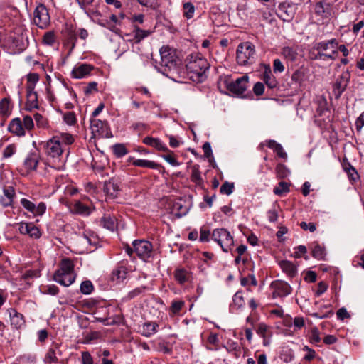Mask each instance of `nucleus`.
Segmentation results:
<instances>
[{
    "label": "nucleus",
    "instance_id": "nucleus-1",
    "mask_svg": "<svg viewBox=\"0 0 364 364\" xmlns=\"http://www.w3.org/2000/svg\"><path fill=\"white\" fill-rule=\"evenodd\" d=\"M187 60L186 68L190 80L197 83L203 82L210 68L208 60L199 53L188 55Z\"/></svg>",
    "mask_w": 364,
    "mask_h": 364
},
{
    "label": "nucleus",
    "instance_id": "nucleus-2",
    "mask_svg": "<svg viewBox=\"0 0 364 364\" xmlns=\"http://www.w3.org/2000/svg\"><path fill=\"white\" fill-rule=\"evenodd\" d=\"M53 279L65 287H68L75 282L74 264L70 259H62L59 269L54 273Z\"/></svg>",
    "mask_w": 364,
    "mask_h": 364
},
{
    "label": "nucleus",
    "instance_id": "nucleus-3",
    "mask_svg": "<svg viewBox=\"0 0 364 364\" xmlns=\"http://www.w3.org/2000/svg\"><path fill=\"white\" fill-rule=\"evenodd\" d=\"M236 59L240 65L252 64L255 60V46L249 41L240 43L237 48Z\"/></svg>",
    "mask_w": 364,
    "mask_h": 364
},
{
    "label": "nucleus",
    "instance_id": "nucleus-4",
    "mask_svg": "<svg viewBox=\"0 0 364 364\" xmlns=\"http://www.w3.org/2000/svg\"><path fill=\"white\" fill-rule=\"evenodd\" d=\"M212 239L215 241L222 250L228 252L231 250L234 245V240L232 236L230 235L225 228L215 229L211 235Z\"/></svg>",
    "mask_w": 364,
    "mask_h": 364
},
{
    "label": "nucleus",
    "instance_id": "nucleus-5",
    "mask_svg": "<svg viewBox=\"0 0 364 364\" xmlns=\"http://www.w3.org/2000/svg\"><path fill=\"white\" fill-rule=\"evenodd\" d=\"M338 43L336 39L322 41L317 45L316 50L319 58L323 60L333 59L337 55Z\"/></svg>",
    "mask_w": 364,
    "mask_h": 364
},
{
    "label": "nucleus",
    "instance_id": "nucleus-6",
    "mask_svg": "<svg viewBox=\"0 0 364 364\" xmlns=\"http://www.w3.org/2000/svg\"><path fill=\"white\" fill-rule=\"evenodd\" d=\"M161 65L168 68L170 70H176L178 60L176 51L169 46H163L160 49Z\"/></svg>",
    "mask_w": 364,
    "mask_h": 364
},
{
    "label": "nucleus",
    "instance_id": "nucleus-7",
    "mask_svg": "<svg viewBox=\"0 0 364 364\" xmlns=\"http://www.w3.org/2000/svg\"><path fill=\"white\" fill-rule=\"evenodd\" d=\"M47 156L53 159H60L65 151L64 146L60 144L58 138L53 136L44 145Z\"/></svg>",
    "mask_w": 364,
    "mask_h": 364
},
{
    "label": "nucleus",
    "instance_id": "nucleus-8",
    "mask_svg": "<svg viewBox=\"0 0 364 364\" xmlns=\"http://www.w3.org/2000/svg\"><path fill=\"white\" fill-rule=\"evenodd\" d=\"M134 252L141 259L146 261L152 254V244L146 240H134L132 242Z\"/></svg>",
    "mask_w": 364,
    "mask_h": 364
},
{
    "label": "nucleus",
    "instance_id": "nucleus-9",
    "mask_svg": "<svg viewBox=\"0 0 364 364\" xmlns=\"http://www.w3.org/2000/svg\"><path fill=\"white\" fill-rule=\"evenodd\" d=\"M350 79V73L346 70L336 79L333 85V93L336 99L340 98L342 93L346 90Z\"/></svg>",
    "mask_w": 364,
    "mask_h": 364
},
{
    "label": "nucleus",
    "instance_id": "nucleus-10",
    "mask_svg": "<svg viewBox=\"0 0 364 364\" xmlns=\"http://www.w3.org/2000/svg\"><path fill=\"white\" fill-rule=\"evenodd\" d=\"M33 21L40 28H45L50 23L48 11L43 4H40L36 8Z\"/></svg>",
    "mask_w": 364,
    "mask_h": 364
},
{
    "label": "nucleus",
    "instance_id": "nucleus-11",
    "mask_svg": "<svg viewBox=\"0 0 364 364\" xmlns=\"http://www.w3.org/2000/svg\"><path fill=\"white\" fill-rule=\"evenodd\" d=\"M90 129L93 135L100 137H109V127L106 122L100 119H91Z\"/></svg>",
    "mask_w": 364,
    "mask_h": 364
},
{
    "label": "nucleus",
    "instance_id": "nucleus-12",
    "mask_svg": "<svg viewBox=\"0 0 364 364\" xmlns=\"http://www.w3.org/2000/svg\"><path fill=\"white\" fill-rule=\"evenodd\" d=\"M248 83V77L247 75L237 78L235 81L227 83L228 90L235 95H242L247 89Z\"/></svg>",
    "mask_w": 364,
    "mask_h": 364
},
{
    "label": "nucleus",
    "instance_id": "nucleus-13",
    "mask_svg": "<svg viewBox=\"0 0 364 364\" xmlns=\"http://www.w3.org/2000/svg\"><path fill=\"white\" fill-rule=\"evenodd\" d=\"M39 159L40 156L36 151L29 153L24 159L22 174H28L36 170Z\"/></svg>",
    "mask_w": 364,
    "mask_h": 364
},
{
    "label": "nucleus",
    "instance_id": "nucleus-14",
    "mask_svg": "<svg viewBox=\"0 0 364 364\" xmlns=\"http://www.w3.org/2000/svg\"><path fill=\"white\" fill-rule=\"evenodd\" d=\"M271 287L274 289L272 293L273 298L286 296L291 291V287L289 284L283 281L273 282Z\"/></svg>",
    "mask_w": 364,
    "mask_h": 364
},
{
    "label": "nucleus",
    "instance_id": "nucleus-15",
    "mask_svg": "<svg viewBox=\"0 0 364 364\" xmlns=\"http://www.w3.org/2000/svg\"><path fill=\"white\" fill-rule=\"evenodd\" d=\"M94 70V66L90 64L82 63L76 65L72 72L71 76L73 78L82 79L90 75L91 71Z\"/></svg>",
    "mask_w": 364,
    "mask_h": 364
},
{
    "label": "nucleus",
    "instance_id": "nucleus-16",
    "mask_svg": "<svg viewBox=\"0 0 364 364\" xmlns=\"http://www.w3.org/2000/svg\"><path fill=\"white\" fill-rule=\"evenodd\" d=\"M15 196V190L12 186H6L3 189V195L0 196V203L4 207L12 205Z\"/></svg>",
    "mask_w": 364,
    "mask_h": 364
},
{
    "label": "nucleus",
    "instance_id": "nucleus-17",
    "mask_svg": "<svg viewBox=\"0 0 364 364\" xmlns=\"http://www.w3.org/2000/svg\"><path fill=\"white\" fill-rule=\"evenodd\" d=\"M27 90V101L26 107L28 109H38V95L37 92L33 90L32 87H26Z\"/></svg>",
    "mask_w": 364,
    "mask_h": 364
},
{
    "label": "nucleus",
    "instance_id": "nucleus-18",
    "mask_svg": "<svg viewBox=\"0 0 364 364\" xmlns=\"http://www.w3.org/2000/svg\"><path fill=\"white\" fill-rule=\"evenodd\" d=\"M9 130L10 132L19 136L25 135L24 128L19 118H15L11 120L9 125Z\"/></svg>",
    "mask_w": 364,
    "mask_h": 364
},
{
    "label": "nucleus",
    "instance_id": "nucleus-19",
    "mask_svg": "<svg viewBox=\"0 0 364 364\" xmlns=\"http://www.w3.org/2000/svg\"><path fill=\"white\" fill-rule=\"evenodd\" d=\"M60 344L53 343V345L48 350L45 356L46 363H57L58 359L57 358V353L60 354Z\"/></svg>",
    "mask_w": 364,
    "mask_h": 364
},
{
    "label": "nucleus",
    "instance_id": "nucleus-20",
    "mask_svg": "<svg viewBox=\"0 0 364 364\" xmlns=\"http://www.w3.org/2000/svg\"><path fill=\"white\" fill-rule=\"evenodd\" d=\"M279 265L282 271L290 277H294L297 274V268L294 264L288 260H282Z\"/></svg>",
    "mask_w": 364,
    "mask_h": 364
},
{
    "label": "nucleus",
    "instance_id": "nucleus-21",
    "mask_svg": "<svg viewBox=\"0 0 364 364\" xmlns=\"http://www.w3.org/2000/svg\"><path fill=\"white\" fill-rule=\"evenodd\" d=\"M128 161H132L135 166L149 168L151 169H157L159 165L153 161L146 159H134L133 157H129Z\"/></svg>",
    "mask_w": 364,
    "mask_h": 364
},
{
    "label": "nucleus",
    "instance_id": "nucleus-22",
    "mask_svg": "<svg viewBox=\"0 0 364 364\" xmlns=\"http://www.w3.org/2000/svg\"><path fill=\"white\" fill-rule=\"evenodd\" d=\"M11 317V324L16 328H20L24 325L23 316L21 314L17 312L14 309H9Z\"/></svg>",
    "mask_w": 364,
    "mask_h": 364
},
{
    "label": "nucleus",
    "instance_id": "nucleus-23",
    "mask_svg": "<svg viewBox=\"0 0 364 364\" xmlns=\"http://www.w3.org/2000/svg\"><path fill=\"white\" fill-rule=\"evenodd\" d=\"M143 143L145 144L150 146L151 147L155 148L159 151H168L167 147L164 144H163L161 140L158 138H154L151 136H146L143 139Z\"/></svg>",
    "mask_w": 364,
    "mask_h": 364
},
{
    "label": "nucleus",
    "instance_id": "nucleus-24",
    "mask_svg": "<svg viewBox=\"0 0 364 364\" xmlns=\"http://www.w3.org/2000/svg\"><path fill=\"white\" fill-rule=\"evenodd\" d=\"M159 328V325L156 322H145L142 325L141 333L145 337H150L155 334Z\"/></svg>",
    "mask_w": 364,
    "mask_h": 364
},
{
    "label": "nucleus",
    "instance_id": "nucleus-25",
    "mask_svg": "<svg viewBox=\"0 0 364 364\" xmlns=\"http://www.w3.org/2000/svg\"><path fill=\"white\" fill-rule=\"evenodd\" d=\"M119 191V185L114 181L109 180L104 184V191L108 196L114 198L117 196V193Z\"/></svg>",
    "mask_w": 364,
    "mask_h": 364
},
{
    "label": "nucleus",
    "instance_id": "nucleus-26",
    "mask_svg": "<svg viewBox=\"0 0 364 364\" xmlns=\"http://www.w3.org/2000/svg\"><path fill=\"white\" fill-rule=\"evenodd\" d=\"M103 227L109 230L114 231L117 228V220L110 215H105L100 220Z\"/></svg>",
    "mask_w": 364,
    "mask_h": 364
},
{
    "label": "nucleus",
    "instance_id": "nucleus-27",
    "mask_svg": "<svg viewBox=\"0 0 364 364\" xmlns=\"http://www.w3.org/2000/svg\"><path fill=\"white\" fill-rule=\"evenodd\" d=\"M191 179L196 186H200L203 183V180L200 175V166L198 164H195L191 167Z\"/></svg>",
    "mask_w": 364,
    "mask_h": 364
},
{
    "label": "nucleus",
    "instance_id": "nucleus-28",
    "mask_svg": "<svg viewBox=\"0 0 364 364\" xmlns=\"http://www.w3.org/2000/svg\"><path fill=\"white\" fill-rule=\"evenodd\" d=\"M54 136L58 138L60 144L63 145L65 151H66L68 146L74 141V138L70 134L64 133Z\"/></svg>",
    "mask_w": 364,
    "mask_h": 364
},
{
    "label": "nucleus",
    "instance_id": "nucleus-29",
    "mask_svg": "<svg viewBox=\"0 0 364 364\" xmlns=\"http://www.w3.org/2000/svg\"><path fill=\"white\" fill-rule=\"evenodd\" d=\"M312 256L319 260L324 259L326 257V252L324 247H321L319 244L315 242L312 247Z\"/></svg>",
    "mask_w": 364,
    "mask_h": 364
},
{
    "label": "nucleus",
    "instance_id": "nucleus-30",
    "mask_svg": "<svg viewBox=\"0 0 364 364\" xmlns=\"http://www.w3.org/2000/svg\"><path fill=\"white\" fill-rule=\"evenodd\" d=\"M185 306V302L181 300L173 301L169 309V315L174 316L180 313L183 307Z\"/></svg>",
    "mask_w": 364,
    "mask_h": 364
},
{
    "label": "nucleus",
    "instance_id": "nucleus-31",
    "mask_svg": "<svg viewBox=\"0 0 364 364\" xmlns=\"http://www.w3.org/2000/svg\"><path fill=\"white\" fill-rule=\"evenodd\" d=\"M73 212L77 214L88 215L90 213V208L80 201H77L73 208Z\"/></svg>",
    "mask_w": 364,
    "mask_h": 364
},
{
    "label": "nucleus",
    "instance_id": "nucleus-32",
    "mask_svg": "<svg viewBox=\"0 0 364 364\" xmlns=\"http://www.w3.org/2000/svg\"><path fill=\"white\" fill-rule=\"evenodd\" d=\"M11 106L10 100L8 98H4L0 102V113L3 116H9L11 112Z\"/></svg>",
    "mask_w": 364,
    "mask_h": 364
},
{
    "label": "nucleus",
    "instance_id": "nucleus-33",
    "mask_svg": "<svg viewBox=\"0 0 364 364\" xmlns=\"http://www.w3.org/2000/svg\"><path fill=\"white\" fill-rule=\"evenodd\" d=\"M282 55L290 61H294L297 57V52L290 47H284L282 49Z\"/></svg>",
    "mask_w": 364,
    "mask_h": 364
},
{
    "label": "nucleus",
    "instance_id": "nucleus-34",
    "mask_svg": "<svg viewBox=\"0 0 364 364\" xmlns=\"http://www.w3.org/2000/svg\"><path fill=\"white\" fill-rule=\"evenodd\" d=\"M112 149L114 155L118 158L122 157L128 153L126 146L123 144H114L112 146Z\"/></svg>",
    "mask_w": 364,
    "mask_h": 364
},
{
    "label": "nucleus",
    "instance_id": "nucleus-35",
    "mask_svg": "<svg viewBox=\"0 0 364 364\" xmlns=\"http://www.w3.org/2000/svg\"><path fill=\"white\" fill-rule=\"evenodd\" d=\"M289 192V184L284 181L279 183L278 186L274 188V194L282 196L284 193Z\"/></svg>",
    "mask_w": 364,
    "mask_h": 364
},
{
    "label": "nucleus",
    "instance_id": "nucleus-36",
    "mask_svg": "<svg viewBox=\"0 0 364 364\" xmlns=\"http://www.w3.org/2000/svg\"><path fill=\"white\" fill-rule=\"evenodd\" d=\"M174 277L175 279L181 284L187 282L188 279V272L183 269H176L174 273Z\"/></svg>",
    "mask_w": 364,
    "mask_h": 364
},
{
    "label": "nucleus",
    "instance_id": "nucleus-37",
    "mask_svg": "<svg viewBox=\"0 0 364 364\" xmlns=\"http://www.w3.org/2000/svg\"><path fill=\"white\" fill-rule=\"evenodd\" d=\"M315 12L318 15L327 17L328 12V6L323 2H318L315 6Z\"/></svg>",
    "mask_w": 364,
    "mask_h": 364
},
{
    "label": "nucleus",
    "instance_id": "nucleus-38",
    "mask_svg": "<svg viewBox=\"0 0 364 364\" xmlns=\"http://www.w3.org/2000/svg\"><path fill=\"white\" fill-rule=\"evenodd\" d=\"M232 301H233V304H232L233 307H236L237 309L243 307L245 305V300H244V297L242 294V292H240V291L236 292L233 296Z\"/></svg>",
    "mask_w": 364,
    "mask_h": 364
},
{
    "label": "nucleus",
    "instance_id": "nucleus-39",
    "mask_svg": "<svg viewBox=\"0 0 364 364\" xmlns=\"http://www.w3.org/2000/svg\"><path fill=\"white\" fill-rule=\"evenodd\" d=\"M56 37L53 31L46 32L43 37V43L48 46H53Z\"/></svg>",
    "mask_w": 364,
    "mask_h": 364
},
{
    "label": "nucleus",
    "instance_id": "nucleus-40",
    "mask_svg": "<svg viewBox=\"0 0 364 364\" xmlns=\"http://www.w3.org/2000/svg\"><path fill=\"white\" fill-rule=\"evenodd\" d=\"M277 176L279 178H285L289 174V171L288 168L282 164H279L276 167Z\"/></svg>",
    "mask_w": 364,
    "mask_h": 364
},
{
    "label": "nucleus",
    "instance_id": "nucleus-41",
    "mask_svg": "<svg viewBox=\"0 0 364 364\" xmlns=\"http://www.w3.org/2000/svg\"><path fill=\"white\" fill-rule=\"evenodd\" d=\"M134 38L136 42H139L143 40L144 38L147 37L150 32L149 31L142 30L139 27H136L134 30Z\"/></svg>",
    "mask_w": 364,
    "mask_h": 364
},
{
    "label": "nucleus",
    "instance_id": "nucleus-42",
    "mask_svg": "<svg viewBox=\"0 0 364 364\" xmlns=\"http://www.w3.org/2000/svg\"><path fill=\"white\" fill-rule=\"evenodd\" d=\"M168 154L162 156L163 159L173 166H178L180 163L176 160L174 154L171 151H167Z\"/></svg>",
    "mask_w": 364,
    "mask_h": 364
},
{
    "label": "nucleus",
    "instance_id": "nucleus-43",
    "mask_svg": "<svg viewBox=\"0 0 364 364\" xmlns=\"http://www.w3.org/2000/svg\"><path fill=\"white\" fill-rule=\"evenodd\" d=\"M93 289V285L89 280L84 281L80 284V291L83 294H90L92 293Z\"/></svg>",
    "mask_w": 364,
    "mask_h": 364
},
{
    "label": "nucleus",
    "instance_id": "nucleus-44",
    "mask_svg": "<svg viewBox=\"0 0 364 364\" xmlns=\"http://www.w3.org/2000/svg\"><path fill=\"white\" fill-rule=\"evenodd\" d=\"M16 151V146L11 144L5 147L3 151V158L8 159L11 157Z\"/></svg>",
    "mask_w": 364,
    "mask_h": 364
},
{
    "label": "nucleus",
    "instance_id": "nucleus-45",
    "mask_svg": "<svg viewBox=\"0 0 364 364\" xmlns=\"http://www.w3.org/2000/svg\"><path fill=\"white\" fill-rule=\"evenodd\" d=\"M310 342L312 343H318L321 341L320 333L318 328L314 327L310 331Z\"/></svg>",
    "mask_w": 364,
    "mask_h": 364
},
{
    "label": "nucleus",
    "instance_id": "nucleus-46",
    "mask_svg": "<svg viewBox=\"0 0 364 364\" xmlns=\"http://www.w3.org/2000/svg\"><path fill=\"white\" fill-rule=\"evenodd\" d=\"M234 190V183L225 181L220 187V191L223 194L230 195Z\"/></svg>",
    "mask_w": 364,
    "mask_h": 364
},
{
    "label": "nucleus",
    "instance_id": "nucleus-47",
    "mask_svg": "<svg viewBox=\"0 0 364 364\" xmlns=\"http://www.w3.org/2000/svg\"><path fill=\"white\" fill-rule=\"evenodd\" d=\"M184 9V15L187 18H191L193 16V14L195 11L194 6L190 3L187 2L183 4Z\"/></svg>",
    "mask_w": 364,
    "mask_h": 364
},
{
    "label": "nucleus",
    "instance_id": "nucleus-48",
    "mask_svg": "<svg viewBox=\"0 0 364 364\" xmlns=\"http://www.w3.org/2000/svg\"><path fill=\"white\" fill-rule=\"evenodd\" d=\"M39 80V76L37 73H29L27 75L28 84L26 87H32L34 90L35 85Z\"/></svg>",
    "mask_w": 364,
    "mask_h": 364
},
{
    "label": "nucleus",
    "instance_id": "nucleus-49",
    "mask_svg": "<svg viewBox=\"0 0 364 364\" xmlns=\"http://www.w3.org/2000/svg\"><path fill=\"white\" fill-rule=\"evenodd\" d=\"M63 119L68 125H73L76 122V117L74 112H68L64 114Z\"/></svg>",
    "mask_w": 364,
    "mask_h": 364
},
{
    "label": "nucleus",
    "instance_id": "nucleus-50",
    "mask_svg": "<svg viewBox=\"0 0 364 364\" xmlns=\"http://www.w3.org/2000/svg\"><path fill=\"white\" fill-rule=\"evenodd\" d=\"M21 204L28 211H29V212H31L32 213H33L35 212V206H36V205L33 202L28 200V199L22 198L21 200Z\"/></svg>",
    "mask_w": 364,
    "mask_h": 364
},
{
    "label": "nucleus",
    "instance_id": "nucleus-51",
    "mask_svg": "<svg viewBox=\"0 0 364 364\" xmlns=\"http://www.w3.org/2000/svg\"><path fill=\"white\" fill-rule=\"evenodd\" d=\"M291 80L299 84H301L304 80V73L300 70H296L291 75Z\"/></svg>",
    "mask_w": 364,
    "mask_h": 364
},
{
    "label": "nucleus",
    "instance_id": "nucleus-52",
    "mask_svg": "<svg viewBox=\"0 0 364 364\" xmlns=\"http://www.w3.org/2000/svg\"><path fill=\"white\" fill-rule=\"evenodd\" d=\"M34 119L36 122V124L39 127H46L47 125L46 119L39 113H36L34 114Z\"/></svg>",
    "mask_w": 364,
    "mask_h": 364
},
{
    "label": "nucleus",
    "instance_id": "nucleus-53",
    "mask_svg": "<svg viewBox=\"0 0 364 364\" xmlns=\"http://www.w3.org/2000/svg\"><path fill=\"white\" fill-rule=\"evenodd\" d=\"M59 291V289L55 285H50L44 287L43 289V292L44 294H48L50 295H56Z\"/></svg>",
    "mask_w": 364,
    "mask_h": 364
},
{
    "label": "nucleus",
    "instance_id": "nucleus-54",
    "mask_svg": "<svg viewBox=\"0 0 364 364\" xmlns=\"http://www.w3.org/2000/svg\"><path fill=\"white\" fill-rule=\"evenodd\" d=\"M92 92H97V83L96 82H90L84 88V92L85 95H90Z\"/></svg>",
    "mask_w": 364,
    "mask_h": 364
},
{
    "label": "nucleus",
    "instance_id": "nucleus-55",
    "mask_svg": "<svg viewBox=\"0 0 364 364\" xmlns=\"http://www.w3.org/2000/svg\"><path fill=\"white\" fill-rule=\"evenodd\" d=\"M22 124H23V128L26 129L28 130L32 129L33 127V125H34L33 119L30 116H25L23 117Z\"/></svg>",
    "mask_w": 364,
    "mask_h": 364
},
{
    "label": "nucleus",
    "instance_id": "nucleus-56",
    "mask_svg": "<svg viewBox=\"0 0 364 364\" xmlns=\"http://www.w3.org/2000/svg\"><path fill=\"white\" fill-rule=\"evenodd\" d=\"M328 289V284L324 282H320L318 284L317 289L315 292L316 296H319L323 294Z\"/></svg>",
    "mask_w": 364,
    "mask_h": 364
},
{
    "label": "nucleus",
    "instance_id": "nucleus-57",
    "mask_svg": "<svg viewBox=\"0 0 364 364\" xmlns=\"http://www.w3.org/2000/svg\"><path fill=\"white\" fill-rule=\"evenodd\" d=\"M200 242H208L210 239V230L202 228L200 232Z\"/></svg>",
    "mask_w": 364,
    "mask_h": 364
},
{
    "label": "nucleus",
    "instance_id": "nucleus-58",
    "mask_svg": "<svg viewBox=\"0 0 364 364\" xmlns=\"http://www.w3.org/2000/svg\"><path fill=\"white\" fill-rule=\"evenodd\" d=\"M82 364H93V360L90 353L87 351L82 352Z\"/></svg>",
    "mask_w": 364,
    "mask_h": 364
},
{
    "label": "nucleus",
    "instance_id": "nucleus-59",
    "mask_svg": "<svg viewBox=\"0 0 364 364\" xmlns=\"http://www.w3.org/2000/svg\"><path fill=\"white\" fill-rule=\"evenodd\" d=\"M264 86L263 83L258 82L255 84V85L253 87V91L256 95H257V96L262 95L264 92Z\"/></svg>",
    "mask_w": 364,
    "mask_h": 364
},
{
    "label": "nucleus",
    "instance_id": "nucleus-60",
    "mask_svg": "<svg viewBox=\"0 0 364 364\" xmlns=\"http://www.w3.org/2000/svg\"><path fill=\"white\" fill-rule=\"evenodd\" d=\"M300 227L304 230H309L311 232H314L316 230V225L313 223H307L306 222H301L300 223Z\"/></svg>",
    "mask_w": 364,
    "mask_h": 364
},
{
    "label": "nucleus",
    "instance_id": "nucleus-61",
    "mask_svg": "<svg viewBox=\"0 0 364 364\" xmlns=\"http://www.w3.org/2000/svg\"><path fill=\"white\" fill-rule=\"evenodd\" d=\"M46 210V205L44 203L41 202L37 206H35V212L33 213L36 215H42Z\"/></svg>",
    "mask_w": 364,
    "mask_h": 364
},
{
    "label": "nucleus",
    "instance_id": "nucleus-62",
    "mask_svg": "<svg viewBox=\"0 0 364 364\" xmlns=\"http://www.w3.org/2000/svg\"><path fill=\"white\" fill-rule=\"evenodd\" d=\"M203 150L204 152V156L206 158L209 159L210 157H213L212 149L210 144L209 142L204 143V144L203 145Z\"/></svg>",
    "mask_w": 364,
    "mask_h": 364
},
{
    "label": "nucleus",
    "instance_id": "nucleus-63",
    "mask_svg": "<svg viewBox=\"0 0 364 364\" xmlns=\"http://www.w3.org/2000/svg\"><path fill=\"white\" fill-rule=\"evenodd\" d=\"M273 69L274 72L282 73L284 70V66L279 59H275L273 63Z\"/></svg>",
    "mask_w": 364,
    "mask_h": 364
},
{
    "label": "nucleus",
    "instance_id": "nucleus-64",
    "mask_svg": "<svg viewBox=\"0 0 364 364\" xmlns=\"http://www.w3.org/2000/svg\"><path fill=\"white\" fill-rule=\"evenodd\" d=\"M364 126V112H363L355 122V127L358 132H360L362 127Z\"/></svg>",
    "mask_w": 364,
    "mask_h": 364
}]
</instances>
